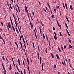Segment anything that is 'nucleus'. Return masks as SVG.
I'll return each instance as SVG.
<instances>
[{"label":"nucleus","mask_w":74,"mask_h":74,"mask_svg":"<svg viewBox=\"0 0 74 74\" xmlns=\"http://www.w3.org/2000/svg\"><path fill=\"white\" fill-rule=\"evenodd\" d=\"M30 26L31 27V29H33V24L30 21Z\"/></svg>","instance_id":"obj_1"},{"label":"nucleus","mask_w":74,"mask_h":74,"mask_svg":"<svg viewBox=\"0 0 74 74\" xmlns=\"http://www.w3.org/2000/svg\"><path fill=\"white\" fill-rule=\"evenodd\" d=\"M37 56H38V59H39L40 58V55L39 54V53L38 52H37Z\"/></svg>","instance_id":"obj_2"},{"label":"nucleus","mask_w":74,"mask_h":74,"mask_svg":"<svg viewBox=\"0 0 74 74\" xmlns=\"http://www.w3.org/2000/svg\"><path fill=\"white\" fill-rule=\"evenodd\" d=\"M26 56L27 58V63H28V64H29V59H28V58H27V56Z\"/></svg>","instance_id":"obj_3"},{"label":"nucleus","mask_w":74,"mask_h":74,"mask_svg":"<svg viewBox=\"0 0 74 74\" xmlns=\"http://www.w3.org/2000/svg\"><path fill=\"white\" fill-rule=\"evenodd\" d=\"M65 5L66 8V10H67V9H68V8H67V3H65Z\"/></svg>","instance_id":"obj_4"},{"label":"nucleus","mask_w":74,"mask_h":74,"mask_svg":"<svg viewBox=\"0 0 74 74\" xmlns=\"http://www.w3.org/2000/svg\"><path fill=\"white\" fill-rule=\"evenodd\" d=\"M12 69V66H11V65L10 64V67H9V70H10Z\"/></svg>","instance_id":"obj_5"},{"label":"nucleus","mask_w":74,"mask_h":74,"mask_svg":"<svg viewBox=\"0 0 74 74\" xmlns=\"http://www.w3.org/2000/svg\"><path fill=\"white\" fill-rule=\"evenodd\" d=\"M12 29H13V30L15 32V28H14V27L13 26V25H12Z\"/></svg>","instance_id":"obj_6"},{"label":"nucleus","mask_w":74,"mask_h":74,"mask_svg":"<svg viewBox=\"0 0 74 74\" xmlns=\"http://www.w3.org/2000/svg\"><path fill=\"white\" fill-rule=\"evenodd\" d=\"M15 29H16V31L17 33H19V32L18 31V30L17 28L16 27Z\"/></svg>","instance_id":"obj_7"},{"label":"nucleus","mask_w":74,"mask_h":74,"mask_svg":"<svg viewBox=\"0 0 74 74\" xmlns=\"http://www.w3.org/2000/svg\"><path fill=\"white\" fill-rule=\"evenodd\" d=\"M70 8L71 10H73V7H72V5H70Z\"/></svg>","instance_id":"obj_8"},{"label":"nucleus","mask_w":74,"mask_h":74,"mask_svg":"<svg viewBox=\"0 0 74 74\" xmlns=\"http://www.w3.org/2000/svg\"><path fill=\"white\" fill-rule=\"evenodd\" d=\"M66 19L67 20V21H68V23H69V19H68V18H67V16H66Z\"/></svg>","instance_id":"obj_9"},{"label":"nucleus","mask_w":74,"mask_h":74,"mask_svg":"<svg viewBox=\"0 0 74 74\" xmlns=\"http://www.w3.org/2000/svg\"><path fill=\"white\" fill-rule=\"evenodd\" d=\"M54 39H55V40H57V37H56V36H54Z\"/></svg>","instance_id":"obj_10"},{"label":"nucleus","mask_w":74,"mask_h":74,"mask_svg":"<svg viewBox=\"0 0 74 74\" xmlns=\"http://www.w3.org/2000/svg\"><path fill=\"white\" fill-rule=\"evenodd\" d=\"M56 57H57V59H59V56L58 55V54H56Z\"/></svg>","instance_id":"obj_11"},{"label":"nucleus","mask_w":74,"mask_h":74,"mask_svg":"<svg viewBox=\"0 0 74 74\" xmlns=\"http://www.w3.org/2000/svg\"><path fill=\"white\" fill-rule=\"evenodd\" d=\"M51 55L52 57V58H54V56H53V54L52 53H51Z\"/></svg>","instance_id":"obj_12"},{"label":"nucleus","mask_w":74,"mask_h":74,"mask_svg":"<svg viewBox=\"0 0 74 74\" xmlns=\"http://www.w3.org/2000/svg\"><path fill=\"white\" fill-rule=\"evenodd\" d=\"M42 35H43V37L44 38V39H45V36L44 35V33H43L42 34Z\"/></svg>","instance_id":"obj_13"},{"label":"nucleus","mask_w":74,"mask_h":74,"mask_svg":"<svg viewBox=\"0 0 74 74\" xmlns=\"http://www.w3.org/2000/svg\"><path fill=\"white\" fill-rule=\"evenodd\" d=\"M3 73H4L5 74H6V73H7V71H3Z\"/></svg>","instance_id":"obj_14"},{"label":"nucleus","mask_w":74,"mask_h":74,"mask_svg":"<svg viewBox=\"0 0 74 74\" xmlns=\"http://www.w3.org/2000/svg\"><path fill=\"white\" fill-rule=\"evenodd\" d=\"M58 50H59V52H61V50H60V48H59V47H58Z\"/></svg>","instance_id":"obj_15"},{"label":"nucleus","mask_w":74,"mask_h":74,"mask_svg":"<svg viewBox=\"0 0 74 74\" xmlns=\"http://www.w3.org/2000/svg\"><path fill=\"white\" fill-rule=\"evenodd\" d=\"M8 26H11V24H10V22H9V23H8Z\"/></svg>","instance_id":"obj_16"},{"label":"nucleus","mask_w":74,"mask_h":74,"mask_svg":"<svg viewBox=\"0 0 74 74\" xmlns=\"http://www.w3.org/2000/svg\"><path fill=\"white\" fill-rule=\"evenodd\" d=\"M14 43H15V44H16L17 47H18V44H17V43H16V42H15Z\"/></svg>","instance_id":"obj_17"},{"label":"nucleus","mask_w":74,"mask_h":74,"mask_svg":"<svg viewBox=\"0 0 74 74\" xmlns=\"http://www.w3.org/2000/svg\"><path fill=\"white\" fill-rule=\"evenodd\" d=\"M45 52L46 53H47L48 52H47V48H46Z\"/></svg>","instance_id":"obj_18"},{"label":"nucleus","mask_w":74,"mask_h":74,"mask_svg":"<svg viewBox=\"0 0 74 74\" xmlns=\"http://www.w3.org/2000/svg\"><path fill=\"white\" fill-rule=\"evenodd\" d=\"M47 4V5L48 6V7H49V8H50V6L49 5V3H48Z\"/></svg>","instance_id":"obj_19"},{"label":"nucleus","mask_w":74,"mask_h":74,"mask_svg":"<svg viewBox=\"0 0 74 74\" xmlns=\"http://www.w3.org/2000/svg\"><path fill=\"white\" fill-rule=\"evenodd\" d=\"M54 69H55L56 67V64H55L53 66Z\"/></svg>","instance_id":"obj_20"},{"label":"nucleus","mask_w":74,"mask_h":74,"mask_svg":"<svg viewBox=\"0 0 74 74\" xmlns=\"http://www.w3.org/2000/svg\"><path fill=\"white\" fill-rule=\"evenodd\" d=\"M62 5H63L64 8H65V6H64V3H62Z\"/></svg>","instance_id":"obj_21"},{"label":"nucleus","mask_w":74,"mask_h":74,"mask_svg":"<svg viewBox=\"0 0 74 74\" xmlns=\"http://www.w3.org/2000/svg\"><path fill=\"white\" fill-rule=\"evenodd\" d=\"M3 10L5 12V13H7V12L5 11V8H3Z\"/></svg>","instance_id":"obj_22"},{"label":"nucleus","mask_w":74,"mask_h":74,"mask_svg":"<svg viewBox=\"0 0 74 74\" xmlns=\"http://www.w3.org/2000/svg\"><path fill=\"white\" fill-rule=\"evenodd\" d=\"M11 23L12 24V26H13V23H12V20H10Z\"/></svg>","instance_id":"obj_23"},{"label":"nucleus","mask_w":74,"mask_h":74,"mask_svg":"<svg viewBox=\"0 0 74 74\" xmlns=\"http://www.w3.org/2000/svg\"><path fill=\"white\" fill-rule=\"evenodd\" d=\"M9 5L10 8H11V9H12V6H11V4L10 3Z\"/></svg>","instance_id":"obj_24"},{"label":"nucleus","mask_w":74,"mask_h":74,"mask_svg":"<svg viewBox=\"0 0 74 74\" xmlns=\"http://www.w3.org/2000/svg\"><path fill=\"white\" fill-rule=\"evenodd\" d=\"M2 59L4 60H5V58H4V56H3L2 57Z\"/></svg>","instance_id":"obj_25"},{"label":"nucleus","mask_w":74,"mask_h":74,"mask_svg":"<svg viewBox=\"0 0 74 74\" xmlns=\"http://www.w3.org/2000/svg\"><path fill=\"white\" fill-rule=\"evenodd\" d=\"M60 34L61 37H62V33H61V32H60Z\"/></svg>","instance_id":"obj_26"},{"label":"nucleus","mask_w":74,"mask_h":74,"mask_svg":"<svg viewBox=\"0 0 74 74\" xmlns=\"http://www.w3.org/2000/svg\"><path fill=\"white\" fill-rule=\"evenodd\" d=\"M25 10H27V7H26V6H25Z\"/></svg>","instance_id":"obj_27"},{"label":"nucleus","mask_w":74,"mask_h":74,"mask_svg":"<svg viewBox=\"0 0 74 74\" xmlns=\"http://www.w3.org/2000/svg\"><path fill=\"white\" fill-rule=\"evenodd\" d=\"M2 40L3 41L4 44H5V41H4V40L3 38H2Z\"/></svg>","instance_id":"obj_28"},{"label":"nucleus","mask_w":74,"mask_h":74,"mask_svg":"<svg viewBox=\"0 0 74 74\" xmlns=\"http://www.w3.org/2000/svg\"><path fill=\"white\" fill-rule=\"evenodd\" d=\"M15 23V24H16V27H17L18 26L17 25V24L18 25V23L16 22V23Z\"/></svg>","instance_id":"obj_29"},{"label":"nucleus","mask_w":74,"mask_h":74,"mask_svg":"<svg viewBox=\"0 0 74 74\" xmlns=\"http://www.w3.org/2000/svg\"><path fill=\"white\" fill-rule=\"evenodd\" d=\"M14 19L15 20L14 22L15 23L17 22V21H16V19H15V18Z\"/></svg>","instance_id":"obj_30"},{"label":"nucleus","mask_w":74,"mask_h":74,"mask_svg":"<svg viewBox=\"0 0 74 74\" xmlns=\"http://www.w3.org/2000/svg\"><path fill=\"white\" fill-rule=\"evenodd\" d=\"M12 15H13V17H14V18H15V16L14 15V14H12Z\"/></svg>","instance_id":"obj_31"},{"label":"nucleus","mask_w":74,"mask_h":74,"mask_svg":"<svg viewBox=\"0 0 74 74\" xmlns=\"http://www.w3.org/2000/svg\"><path fill=\"white\" fill-rule=\"evenodd\" d=\"M40 33L41 34H42V33H41V29H40Z\"/></svg>","instance_id":"obj_32"},{"label":"nucleus","mask_w":74,"mask_h":74,"mask_svg":"<svg viewBox=\"0 0 74 74\" xmlns=\"http://www.w3.org/2000/svg\"><path fill=\"white\" fill-rule=\"evenodd\" d=\"M69 36V37H70V34L69 33V32H67Z\"/></svg>","instance_id":"obj_33"},{"label":"nucleus","mask_w":74,"mask_h":74,"mask_svg":"<svg viewBox=\"0 0 74 74\" xmlns=\"http://www.w3.org/2000/svg\"><path fill=\"white\" fill-rule=\"evenodd\" d=\"M50 12H51V14L52 15H53L52 12V10H51V9L50 10Z\"/></svg>","instance_id":"obj_34"},{"label":"nucleus","mask_w":74,"mask_h":74,"mask_svg":"<svg viewBox=\"0 0 74 74\" xmlns=\"http://www.w3.org/2000/svg\"><path fill=\"white\" fill-rule=\"evenodd\" d=\"M1 24L2 25V26H3V22H1Z\"/></svg>","instance_id":"obj_35"},{"label":"nucleus","mask_w":74,"mask_h":74,"mask_svg":"<svg viewBox=\"0 0 74 74\" xmlns=\"http://www.w3.org/2000/svg\"><path fill=\"white\" fill-rule=\"evenodd\" d=\"M65 25L66 27L68 26L67 25V24L66 23H65Z\"/></svg>","instance_id":"obj_36"},{"label":"nucleus","mask_w":74,"mask_h":74,"mask_svg":"<svg viewBox=\"0 0 74 74\" xmlns=\"http://www.w3.org/2000/svg\"><path fill=\"white\" fill-rule=\"evenodd\" d=\"M45 36L46 37V38H48V36H47V34Z\"/></svg>","instance_id":"obj_37"},{"label":"nucleus","mask_w":74,"mask_h":74,"mask_svg":"<svg viewBox=\"0 0 74 74\" xmlns=\"http://www.w3.org/2000/svg\"><path fill=\"white\" fill-rule=\"evenodd\" d=\"M22 39H23V40L24 43H25V40H24V38H22Z\"/></svg>","instance_id":"obj_38"},{"label":"nucleus","mask_w":74,"mask_h":74,"mask_svg":"<svg viewBox=\"0 0 74 74\" xmlns=\"http://www.w3.org/2000/svg\"><path fill=\"white\" fill-rule=\"evenodd\" d=\"M69 42L71 43V40H70V39H69Z\"/></svg>","instance_id":"obj_39"},{"label":"nucleus","mask_w":74,"mask_h":74,"mask_svg":"<svg viewBox=\"0 0 74 74\" xmlns=\"http://www.w3.org/2000/svg\"><path fill=\"white\" fill-rule=\"evenodd\" d=\"M53 30H55V28L54 27H53Z\"/></svg>","instance_id":"obj_40"},{"label":"nucleus","mask_w":74,"mask_h":74,"mask_svg":"<svg viewBox=\"0 0 74 74\" xmlns=\"http://www.w3.org/2000/svg\"><path fill=\"white\" fill-rule=\"evenodd\" d=\"M41 24L42 26H44V24H43V23H41Z\"/></svg>","instance_id":"obj_41"},{"label":"nucleus","mask_w":74,"mask_h":74,"mask_svg":"<svg viewBox=\"0 0 74 74\" xmlns=\"http://www.w3.org/2000/svg\"><path fill=\"white\" fill-rule=\"evenodd\" d=\"M48 42L49 45L50 46V41H49V40H48Z\"/></svg>","instance_id":"obj_42"},{"label":"nucleus","mask_w":74,"mask_h":74,"mask_svg":"<svg viewBox=\"0 0 74 74\" xmlns=\"http://www.w3.org/2000/svg\"><path fill=\"white\" fill-rule=\"evenodd\" d=\"M7 4L8 5V7H9V4H8V2H7Z\"/></svg>","instance_id":"obj_43"},{"label":"nucleus","mask_w":74,"mask_h":74,"mask_svg":"<svg viewBox=\"0 0 74 74\" xmlns=\"http://www.w3.org/2000/svg\"><path fill=\"white\" fill-rule=\"evenodd\" d=\"M20 44H21V47H22V42H20Z\"/></svg>","instance_id":"obj_44"},{"label":"nucleus","mask_w":74,"mask_h":74,"mask_svg":"<svg viewBox=\"0 0 74 74\" xmlns=\"http://www.w3.org/2000/svg\"><path fill=\"white\" fill-rule=\"evenodd\" d=\"M54 16V15H52L51 16V17L53 18V17Z\"/></svg>","instance_id":"obj_45"},{"label":"nucleus","mask_w":74,"mask_h":74,"mask_svg":"<svg viewBox=\"0 0 74 74\" xmlns=\"http://www.w3.org/2000/svg\"><path fill=\"white\" fill-rule=\"evenodd\" d=\"M56 21L57 23V24H58L59 23V22H58V20H56Z\"/></svg>","instance_id":"obj_46"},{"label":"nucleus","mask_w":74,"mask_h":74,"mask_svg":"<svg viewBox=\"0 0 74 74\" xmlns=\"http://www.w3.org/2000/svg\"><path fill=\"white\" fill-rule=\"evenodd\" d=\"M39 59H40V61H41V57H40L39 58Z\"/></svg>","instance_id":"obj_47"},{"label":"nucleus","mask_w":74,"mask_h":74,"mask_svg":"<svg viewBox=\"0 0 74 74\" xmlns=\"http://www.w3.org/2000/svg\"><path fill=\"white\" fill-rule=\"evenodd\" d=\"M32 44H33V47H34V42H32Z\"/></svg>","instance_id":"obj_48"},{"label":"nucleus","mask_w":74,"mask_h":74,"mask_svg":"<svg viewBox=\"0 0 74 74\" xmlns=\"http://www.w3.org/2000/svg\"><path fill=\"white\" fill-rule=\"evenodd\" d=\"M70 48H72V47H69L68 48L69 49H70Z\"/></svg>","instance_id":"obj_49"},{"label":"nucleus","mask_w":74,"mask_h":74,"mask_svg":"<svg viewBox=\"0 0 74 74\" xmlns=\"http://www.w3.org/2000/svg\"><path fill=\"white\" fill-rule=\"evenodd\" d=\"M34 34L35 35H36V31H35V30H34Z\"/></svg>","instance_id":"obj_50"},{"label":"nucleus","mask_w":74,"mask_h":74,"mask_svg":"<svg viewBox=\"0 0 74 74\" xmlns=\"http://www.w3.org/2000/svg\"><path fill=\"white\" fill-rule=\"evenodd\" d=\"M54 34L55 35V36H56V32H54Z\"/></svg>","instance_id":"obj_51"},{"label":"nucleus","mask_w":74,"mask_h":74,"mask_svg":"<svg viewBox=\"0 0 74 74\" xmlns=\"http://www.w3.org/2000/svg\"><path fill=\"white\" fill-rule=\"evenodd\" d=\"M35 37H36V39H37V35H35Z\"/></svg>","instance_id":"obj_52"},{"label":"nucleus","mask_w":74,"mask_h":74,"mask_svg":"<svg viewBox=\"0 0 74 74\" xmlns=\"http://www.w3.org/2000/svg\"><path fill=\"white\" fill-rule=\"evenodd\" d=\"M30 18H31V19H32V20H33V18H32V16L31 15H30Z\"/></svg>","instance_id":"obj_53"},{"label":"nucleus","mask_w":74,"mask_h":74,"mask_svg":"<svg viewBox=\"0 0 74 74\" xmlns=\"http://www.w3.org/2000/svg\"><path fill=\"white\" fill-rule=\"evenodd\" d=\"M64 64H65V66H66V62H65V60H64Z\"/></svg>","instance_id":"obj_54"},{"label":"nucleus","mask_w":74,"mask_h":74,"mask_svg":"<svg viewBox=\"0 0 74 74\" xmlns=\"http://www.w3.org/2000/svg\"><path fill=\"white\" fill-rule=\"evenodd\" d=\"M16 5L17 7L18 8H19V6H18V5L17 4H16Z\"/></svg>","instance_id":"obj_55"},{"label":"nucleus","mask_w":74,"mask_h":74,"mask_svg":"<svg viewBox=\"0 0 74 74\" xmlns=\"http://www.w3.org/2000/svg\"><path fill=\"white\" fill-rule=\"evenodd\" d=\"M27 16H28V18H29V21H30V19H29V14H27Z\"/></svg>","instance_id":"obj_56"},{"label":"nucleus","mask_w":74,"mask_h":74,"mask_svg":"<svg viewBox=\"0 0 74 74\" xmlns=\"http://www.w3.org/2000/svg\"><path fill=\"white\" fill-rule=\"evenodd\" d=\"M69 65L71 67H72V66H71V64H70V63H69Z\"/></svg>","instance_id":"obj_57"},{"label":"nucleus","mask_w":74,"mask_h":74,"mask_svg":"<svg viewBox=\"0 0 74 74\" xmlns=\"http://www.w3.org/2000/svg\"><path fill=\"white\" fill-rule=\"evenodd\" d=\"M3 70H4V71H6L5 69V68L4 67L3 68Z\"/></svg>","instance_id":"obj_58"},{"label":"nucleus","mask_w":74,"mask_h":74,"mask_svg":"<svg viewBox=\"0 0 74 74\" xmlns=\"http://www.w3.org/2000/svg\"><path fill=\"white\" fill-rule=\"evenodd\" d=\"M20 39L21 41H22V38H21V37H20Z\"/></svg>","instance_id":"obj_59"},{"label":"nucleus","mask_w":74,"mask_h":74,"mask_svg":"<svg viewBox=\"0 0 74 74\" xmlns=\"http://www.w3.org/2000/svg\"><path fill=\"white\" fill-rule=\"evenodd\" d=\"M36 31L37 32V29H36V27H34Z\"/></svg>","instance_id":"obj_60"},{"label":"nucleus","mask_w":74,"mask_h":74,"mask_svg":"<svg viewBox=\"0 0 74 74\" xmlns=\"http://www.w3.org/2000/svg\"><path fill=\"white\" fill-rule=\"evenodd\" d=\"M42 67H43V64L42 63Z\"/></svg>","instance_id":"obj_61"},{"label":"nucleus","mask_w":74,"mask_h":74,"mask_svg":"<svg viewBox=\"0 0 74 74\" xmlns=\"http://www.w3.org/2000/svg\"><path fill=\"white\" fill-rule=\"evenodd\" d=\"M58 25L59 27H60V25H59V23L58 24Z\"/></svg>","instance_id":"obj_62"},{"label":"nucleus","mask_w":74,"mask_h":74,"mask_svg":"<svg viewBox=\"0 0 74 74\" xmlns=\"http://www.w3.org/2000/svg\"><path fill=\"white\" fill-rule=\"evenodd\" d=\"M18 62H20V60H19V59H18Z\"/></svg>","instance_id":"obj_63"},{"label":"nucleus","mask_w":74,"mask_h":74,"mask_svg":"<svg viewBox=\"0 0 74 74\" xmlns=\"http://www.w3.org/2000/svg\"><path fill=\"white\" fill-rule=\"evenodd\" d=\"M54 11L55 12H56V9H54Z\"/></svg>","instance_id":"obj_64"}]
</instances>
